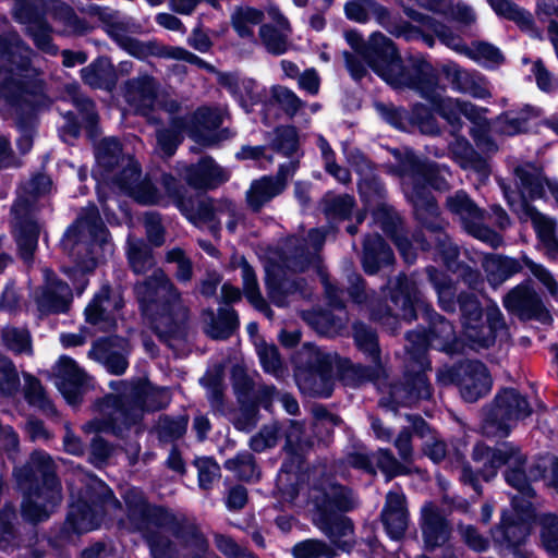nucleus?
Listing matches in <instances>:
<instances>
[{"label":"nucleus","mask_w":558,"mask_h":558,"mask_svg":"<svg viewBox=\"0 0 558 558\" xmlns=\"http://www.w3.org/2000/svg\"><path fill=\"white\" fill-rule=\"evenodd\" d=\"M169 402L167 389L140 381L122 395L106 396L97 403L100 416L86 422L82 429L86 434L108 433L123 437L132 427L140 425L145 411L160 410Z\"/></svg>","instance_id":"1"},{"label":"nucleus","mask_w":558,"mask_h":558,"mask_svg":"<svg viewBox=\"0 0 558 558\" xmlns=\"http://www.w3.org/2000/svg\"><path fill=\"white\" fill-rule=\"evenodd\" d=\"M135 296L158 338L171 344L183 335L190 310L166 272L157 268L134 286Z\"/></svg>","instance_id":"2"},{"label":"nucleus","mask_w":558,"mask_h":558,"mask_svg":"<svg viewBox=\"0 0 558 558\" xmlns=\"http://www.w3.org/2000/svg\"><path fill=\"white\" fill-rule=\"evenodd\" d=\"M399 174L417 220L433 230L438 229L439 208L428 186L441 192L448 191V179L451 177L449 168L407 153L400 160Z\"/></svg>","instance_id":"3"},{"label":"nucleus","mask_w":558,"mask_h":558,"mask_svg":"<svg viewBox=\"0 0 558 558\" xmlns=\"http://www.w3.org/2000/svg\"><path fill=\"white\" fill-rule=\"evenodd\" d=\"M19 489L24 495L22 514L31 522L48 519L62 500L56 465L49 454L35 451L28 461L13 471Z\"/></svg>","instance_id":"4"},{"label":"nucleus","mask_w":558,"mask_h":558,"mask_svg":"<svg viewBox=\"0 0 558 558\" xmlns=\"http://www.w3.org/2000/svg\"><path fill=\"white\" fill-rule=\"evenodd\" d=\"M407 84H398L397 88H410L418 92L422 97L433 104L434 110L448 123L450 134L456 136L462 128L461 114L474 123H481L487 109L459 98L441 97L438 93L437 76L433 66L424 61H415L408 68L403 76Z\"/></svg>","instance_id":"5"},{"label":"nucleus","mask_w":558,"mask_h":558,"mask_svg":"<svg viewBox=\"0 0 558 558\" xmlns=\"http://www.w3.org/2000/svg\"><path fill=\"white\" fill-rule=\"evenodd\" d=\"M472 459L484 465L485 477L494 476L496 471L505 464L509 468L506 471V482L515 488L521 497H512V507L515 511L529 513L531 510V499L535 492L531 486L530 466L525 469V457L520 449L512 442H502L494 448L478 442L473 447Z\"/></svg>","instance_id":"6"},{"label":"nucleus","mask_w":558,"mask_h":558,"mask_svg":"<svg viewBox=\"0 0 558 558\" xmlns=\"http://www.w3.org/2000/svg\"><path fill=\"white\" fill-rule=\"evenodd\" d=\"M121 509L120 501L111 489L100 480L90 478L85 488H78L77 500H73L61 531V538L71 541L70 530L76 535L99 527L105 514L114 513Z\"/></svg>","instance_id":"7"},{"label":"nucleus","mask_w":558,"mask_h":558,"mask_svg":"<svg viewBox=\"0 0 558 558\" xmlns=\"http://www.w3.org/2000/svg\"><path fill=\"white\" fill-rule=\"evenodd\" d=\"M107 244L108 230L95 206L82 210L61 241L63 251L81 271L95 268L97 250Z\"/></svg>","instance_id":"8"},{"label":"nucleus","mask_w":558,"mask_h":558,"mask_svg":"<svg viewBox=\"0 0 558 558\" xmlns=\"http://www.w3.org/2000/svg\"><path fill=\"white\" fill-rule=\"evenodd\" d=\"M345 39L367 65L388 84L393 87H397L398 84H407L403 76L408 72V68L403 66L391 39L381 33H374L365 43L355 31L345 32Z\"/></svg>","instance_id":"9"},{"label":"nucleus","mask_w":558,"mask_h":558,"mask_svg":"<svg viewBox=\"0 0 558 558\" xmlns=\"http://www.w3.org/2000/svg\"><path fill=\"white\" fill-rule=\"evenodd\" d=\"M420 308L423 310L424 317L429 323L428 335L422 330L408 332L405 336V351L421 368H424L430 367L426 356L427 345L452 354L460 350L461 343L453 325L448 319L437 314L424 302L423 305H420Z\"/></svg>","instance_id":"10"},{"label":"nucleus","mask_w":558,"mask_h":558,"mask_svg":"<svg viewBox=\"0 0 558 558\" xmlns=\"http://www.w3.org/2000/svg\"><path fill=\"white\" fill-rule=\"evenodd\" d=\"M532 414L525 396L514 388H505L497 393L487 409L482 429L486 437L505 438L517 423Z\"/></svg>","instance_id":"11"},{"label":"nucleus","mask_w":558,"mask_h":558,"mask_svg":"<svg viewBox=\"0 0 558 558\" xmlns=\"http://www.w3.org/2000/svg\"><path fill=\"white\" fill-rule=\"evenodd\" d=\"M295 380L300 390L311 397L327 398L333 390V356L320 349L306 345L300 354Z\"/></svg>","instance_id":"12"},{"label":"nucleus","mask_w":558,"mask_h":558,"mask_svg":"<svg viewBox=\"0 0 558 558\" xmlns=\"http://www.w3.org/2000/svg\"><path fill=\"white\" fill-rule=\"evenodd\" d=\"M388 286L393 307L381 304L372 306L371 318L393 332L398 327V317L404 320L416 318L415 307L423 305V296L416 283L402 274L390 280Z\"/></svg>","instance_id":"13"},{"label":"nucleus","mask_w":558,"mask_h":558,"mask_svg":"<svg viewBox=\"0 0 558 558\" xmlns=\"http://www.w3.org/2000/svg\"><path fill=\"white\" fill-rule=\"evenodd\" d=\"M0 54L8 57V60L16 65L13 68L0 66V99H4L17 112L22 107L23 86L21 71H25L29 64L31 50L23 44L16 33H9L0 37Z\"/></svg>","instance_id":"14"},{"label":"nucleus","mask_w":558,"mask_h":558,"mask_svg":"<svg viewBox=\"0 0 558 558\" xmlns=\"http://www.w3.org/2000/svg\"><path fill=\"white\" fill-rule=\"evenodd\" d=\"M446 208L457 216L464 230L472 236L496 248L502 244V238L484 222L485 211L481 209L468 195L459 190L446 198Z\"/></svg>","instance_id":"15"},{"label":"nucleus","mask_w":558,"mask_h":558,"mask_svg":"<svg viewBox=\"0 0 558 558\" xmlns=\"http://www.w3.org/2000/svg\"><path fill=\"white\" fill-rule=\"evenodd\" d=\"M409 372L404 375V381L392 384L389 386V399L381 398L379 404L381 407L392 408L393 405L412 407L421 400H429L433 396V388L429 384L425 369L408 355Z\"/></svg>","instance_id":"16"},{"label":"nucleus","mask_w":558,"mask_h":558,"mask_svg":"<svg viewBox=\"0 0 558 558\" xmlns=\"http://www.w3.org/2000/svg\"><path fill=\"white\" fill-rule=\"evenodd\" d=\"M326 240V234L320 229H312L307 240L300 242L296 238L289 239L283 251V267L293 272H303L310 268H319L320 258L318 251Z\"/></svg>","instance_id":"17"},{"label":"nucleus","mask_w":558,"mask_h":558,"mask_svg":"<svg viewBox=\"0 0 558 558\" xmlns=\"http://www.w3.org/2000/svg\"><path fill=\"white\" fill-rule=\"evenodd\" d=\"M121 170L114 174V184L124 193L143 205L161 204L162 195L158 189L147 179H141V168L137 161L131 157L121 159Z\"/></svg>","instance_id":"18"},{"label":"nucleus","mask_w":558,"mask_h":558,"mask_svg":"<svg viewBox=\"0 0 558 558\" xmlns=\"http://www.w3.org/2000/svg\"><path fill=\"white\" fill-rule=\"evenodd\" d=\"M299 168V160L280 165L276 175H264L254 180L246 192L247 206L255 213L259 211L272 198L280 195L287 187L288 181Z\"/></svg>","instance_id":"19"},{"label":"nucleus","mask_w":558,"mask_h":558,"mask_svg":"<svg viewBox=\"0 0 558 558\" xmlns=\"http://www.w3.org/2000/svg\"><path fill=\"white\" fill-rule=\"evenodd\" d=\"M88 13L97 15L106 24V32L108 35L133 57L138 59L155 57L159 41H140L130 37L128 35L129 23L119 20L117 12H110L99 7H90Z\"/></svg>","instance_id":"20"},{"label":"nucleus","mask_w":558,"mask_h":558,"mask_svg":"<svg viewBox=\"0 0 558 558\" xmlns=\"http://www.w3.org/2000/svg\"><path fill=\"white\" fill-rule=\"evenodd\" d=\"M178 173L195 190H214L229 180V172L211 157H204L197 163L179 165Z\"/></svg>","instance_id":"21"},{"label":"nucleus","mask_w":558,"mask_h":558,"mask_svg":"<svg viewBox=\"0 0 558 558\" xmlns=\"http://www.w3.org/2000/svg\"><path fill=\"white\" fill-rule=\"evenodd\" d=\"M123 306L120 294L110 293L108 286L101 287L85 308L86 322L96 326L100 331H111L116 328V312Z\"/></svg>","instance_id":"22"},{"label":"nucleus","mask_w":558,"mask_h":558,"mask_svg":"<svg viewBox=\"0 0 558 558\" xmlns=\"http://www.w3.org/2000/svg\"><path fill=\"white\" fill-rule=\"evenodd\" d=\"M159 89L160 84L154 76L141 74L124 83L123 95L138 113L148 116L158 101Z\"/></svg>","instance_id":"23"},{"label":"nucleus","mask_w":558,"mask_h":558,"mask_svg":"<svg viewBox=\"0 0 558 558\" xmlns=\"http://www.w3.org/2000/svg\"><path fill=\"white\" fill-rule=\"evenodd\" d=\"M504 306L521 318H537L545 320L549 317L538 293L529 284H518L504 298Z\"/></svg>","instance_id":"24"},{"label":"nucleus","mask_w":558,"mask_h":558,"mask_svg":"<svg viewBox=\"0 0 558 558\" xmlns=\"http://www.w3.org/2000/svg\"><path fill=\"white\" fill-rule=\"evenodd\" d=\"M45 284L35 292V301L43 314L64 313L72 301L70 287L58 280L50 270H45Z\"/></svg>","instance_id":"25"},{"label":"nucleus","mask_w":558,"mask_h":558,"mask_svg":"<svg viewBox=\"0 0 558 558\" xmlns=\"http://www.w3.org/2000/svg\"><path fill=\"white\" fill-rule=\"evenodd\" d=\"M459 388L462 398L475 402L492 388L487 367L480 361H469L460 365Z\"/></svg>","instance_id":"26"},{"label":"nucleus","mask_w":558,"mask_h":558,"mask_svg":"<svg viewBox=\"0 0 558 558\" xmlns=\"http://www.w3.org/2000/svg\"><path fill=\"white\" fill-rule=\"evenodd\" d=\"M129 351V343L125 339L111 337L94 342L88 356L104 363L110 373L121 375L128 367L125 353Z\"/></svg>","instance_id":"27"},{"label":"nucleus","mask_w":558,"mask_h":558,"mask_svg":"<svg viewBox=\"0 0 558 558\" xmlns=\"http://www.w3.org/2000/svg\"><path fill=\"white\" fill-rule=\"evenodd\" d=\"M52 374L56 386L64 398L71 403L76 402L80 390L86 381V373L73 359L62 355L54 364Z\"/></svg>","instance_id":"28"},{"label":"nucleus","mask_w":558,"mask_h":558,"mask_svg":"<svg viewBox=\"0 0 558 558\" xmlns=\"http://www.w3.org/2000/svg\"><path fill=\"white\" fill-rule=\"evenodd\" d=\"M505 197L511 209L517 213L522 221L530 220L537 233L539 241L543 243L555 236L556 222L547 216L541 214L535 207L531 206L526 201L514 199V192L509 191L506 185H501Z\"/></svg>","instance_id":"29"},{"label":"nucleus","mask_w":558,"mask_h":558,"mask_svg":"<svg viewBox=\"0 0 558 558\" xmlns=\"http://www.w3.org/2000/svg\"><path fill=\"white\" fill-rule=\"evenodd\" d=\"M515 512V515L504 514L499 525L492 530V537L495 544L508 549L521 547L530 535L529 525L519 515L523 513Z\"/></svg>","instance_id":"30"},{"label":"nucleus","mask_w":558,"mask_h":558,"mask_svg":"<svg viewBox=\"0 0 558 558\" xmlns=\"http://www.w3.org/2000/svg\"><path fill=\"white\" fill-rule=\"evenodd\" d=\"M393 262L392 250L379 234H368L364 238L361 264L367 275H375L380 268L392 265Z\"/></svg>","instance_id":"31"},{"label":"nucleus","mask_w":558,"mask_h":558,"mask_svg":"<svg viewBox=\"0 0 558 558\" xmlns=\"http://www.w3.org/2000/svg\"><path fill=\"white\" fill-rule=\"evenodd\" d=\"M221 123L222 114L218 109L199 108L193 116V125L189 131V135L203 146H213L220 140L215 131Z\"/></svg>","instance_id":"32"},{"label":"nucleus","mask_w":558,"mask_h":558,"mask_svg":"<svg viewBox=\"0 0 558 558\" xmlns=\"http://www.w3.org/2000/svg\"><path fill=\"white\" fill-rule=\"evenodd\" d=\"M348 161L360 174L359 190L361 195L369 202L372 197L381 198L386 195L383 183L374 172L371 161L359 149H353L348 154Z\"/></svg>","instance_id":"33"},{"label":"nucleus","mask_w":558,"mask_h":558,"mask_svg":"<svg viewBox=\"0 0 558 558\" xmlns=\"http://www.w3.org/2000/svg\"><path fill=\"white\" fill-rule=\"evenodd\" d=\"M381 520L389 536L400 539L408 527V511L405 496L402 493L389 492L381 512Z\"/></svg>","instance_id":"34"},{"label":"nucleus","mask_w":558,"mask_h":558,"mask_svg":"<svg viewBox=\"0 0 558 558\" xmlns=\"http://www.w3.org/2000/svg\"><path fill=\"white\" fill-rule=\"evenodd\" d=\"M444 73L456 90L480 99L490 97V92L485 86V80L458 64H447L444 66Z\"/></svg>","instance_id":"35"},{"label":"nucleus","mask_w":558,"mask_h":558,"mask_svg":"<svg viewBox=\"0 0 558 558\" xmlns=\"http://www.w3.org/2000/svg\"><path fill=\"white\" fill-rule=\"evenodd\" d=\"M52 181L45 174H36L21 187V192L12 206L14 216L31 215L36 201L51 191Z\"/></svg>","instance_id":"36"},{"label":"nucleus","mask_w":558,"mask_h":558,"mask_svg":"<svg viewBox=\"0 0 558 558\" xmlns=\"http://www.w3.org/2000/svg\"><path fill=\"white\" fill-rule=\"evenodd\" d=\"M422 532L426 546L435 548L448 541L450 529L436 506L425 505L422 509Z\"/></svg>","instance_id":"37"},{"label":"nucleus","mask_w":558,"mask_h":558,"mask_svg":"<svg viewBox=\"0 0 558 558\" xmlns=\"http://www.w3.org/2000/svg\"><path fill=\"white\" fill-rule=\"evenodd\" d=\"M514 174L520 189V201L541 198L544 195V186L547 182L542 167L533 162H524L514 168Z\"/></svg>","instance_id":"38"},{"label":"nucleus","mask_w":558,"mask_h":558,"mask_svg":"<svg viewBox=\"0 0 558 558\" xmlns=\"http://www.w3.org/2000/svg\"><path fill=\"white\" fill-rule=\"evenodd\" d=\"M204 331L213 339H227L238 328L239 319L234 310L219 308L218 314L213 310H205L202 313Z\"/></svg>","instance_id":"39"},{"label":"nucleus","mask_w":558,"mask_h":558,"mask_svg":"<svg viewBox=\"0 0 558 558\" xmlns=\"http://www.w3.org/2000/svg\"><path fill=\"white\" fill-rule=\"evenodd\" d=\"M482 266L487 281L494 288L499 287L522 270V265L518 259L498 254L485 255Z\"/></svg>","instance_id":"40"},{"label":"nucleus","mask_w":558,"mask_h":558,"mask_svg":"<svg viewBox=\"0 0 558 558\" xmlns=\"http://www.w3.org/2000/svg\"><path fill=\"white\" fill-rule=\"evenodd\" d=\"M82 80L93 88L111 90L117 83L114 66L108 58L100 57L81 70Z\"/></svg>","instance_id":"41"},{"label":"nucleus","mask_w":558,"mask_h":558,"mask_svg":"<svg viewBox=\"0 0 558 558\" xmlns=\"http://www.w3.org/2000/svg\"><path fill=\"white\" fill-rule=\"evenodd\" d=\"M316 506L324 510L350 511L356 506L352 492L338 484H329L323 492L322 497L313 496Z\"/></svg>","instance_id":"42"},{"label":"nucleus","mask_w":558,"mask_h":558,"mask_svg":"<svg viewBox=\"0 0 558 558\" xmlns=\"http://www.w3.org/2000/svg\"><path fill=\"white\" fill-rule=\"evenodd\" d=\"M28 216L29 215H23L21 217L14 216L17 245L22 258L26 262L31 260L33 257L40 232L39 225Z\"/></svg>","instance_id":"43"},{"label":"nucleus","mask_w":558,"mask_h":558,"mask_svg":"<svg viewBox=\"0 0 558 558\" xmlns=\"http://www.w3.org/2000/svg\"><path fill=\"white\" fill-rule=\"evenodd\" d=\"M303 319L318 333L324 336L337 335L348 322L347 315H335L328 310L306 311Z\"/></svg>","instance_id":"44"},{"label":"nucleus","mask_w":558,"mask_h":558,"mask_svg":"<svg viewBox=\"0 0 558 558\" xmlns=\"http://www.w3.org/2000/svg\"><path fill=\"white\" fill-rule=\"evenodd\" d=\"M180 211L194 225H208L214 235L219 233L221 223L215 221L213 198L196 201L191 197Z\"/></svg>","instance_id":"45"},{"label":"nucleus","mask_w":558,"mask_h":558,"mask_svg":"<svg viewBox=\"0 0 558 558\" xmlns=\"http://www.w3.org/2000/svg\"><path fill=\"white\" fill-rule=\"evenodd\" d=\"M126 258L130 268L136 275H144L155 267L151 248L142 239L128 236Z\"/></svg>","instance_id":"46"},{"label":"nucleus","mask_w":558,"mask_h":558,"mask_svg":"<svg viewBox=\"0 0 558 558\" xmlns=\"http://www.w3.org/2000/svg\"><path fill=\"white\" fill-rule=\"evenodd\" d=\"M2 345L14 355L32 356L33 340L29 330L25 327L5 326L1 330Z\"/></svg>","instance_id":"47"},{"label":"nucleus","mask_w":558,"mask_h":558,"mask_svg":"<svg viewBox=\"0 0 558 558\" xmlns=\"http://www.w3.org/2000/svg\"><path fill=\"white\" fill-rule=\"evenodd\" d=\"M426 274L436 290L439 306L448 313L456 312L458 301H456V288L452 280L433 266L426 268Z\"/></svg>","instance_id":"48"},{"label":"nucleus","mask_w":558,"mask_h":558,"mask_svg":"<svg viewBox=\"0 0 558 558\" xmlns=\"http://www.w3.org/2000/svg\"><path fill=\"white\" fill-rule=\"evenodd\" d=\"M50 12L52 19L62 24L63 33L66 35H84L90 31L88 23L64 2L54 1Z\"/></svg>","instance_id":"49"},{"label":"nucleus","mask_w":558,"mask_h":558,"mask_svg":"<svg viewBox=\"0 0 558 558\" xmlns=\"http://www.w3.org/2000/svg\"><path fill=\"white\" fill-rule=\"evenodd\" d=\"M24 379V397L27 403L37 408L47 415L56 414V408L49 399L40 380L29 373H23Z\"/></svg>","instance_id":"50"},{"label":"nucleus","mask_w":558,"mask_h":558,"mask_svg":"<svg viewBox=\"0 0 558 558\" xmlns=\"http://www.w3.org/2000/svg\"><path fill=\"white\" fill-rule=\"evenodd\" d=\"M187 126V121L183 117H173L169 128L157 131V143L166 157H171L183 140V132Z\"/></svg>","instance_id":"51"},{"label":"nucleus","mask_w":558,"mask_h":558,"mask_svg":"<svg viewBox=\"0 0 558 558\" xmlns=\"http://www.w3.org/2000/svg\"><path fill=\"white\" fill-rule=\"evenodd\" d=\"M493 10L500 16L513 21L524 31L534 29V20L532 14L517 5L511 0H487Z\"/></svg>","instance_id":"52"},{"label":"nucleus","mask_w":558,"mask_h":558,"mask_svg":"<svg viewBox=\"0 0 558 558\" xmlns=\"http://www.w3.org/2000/svg\"><path fill=\"white\" fill-rule=\"evenodd\" d=\"M453 137L454 140L448 145V150L451 158L464 169L484 168V162L473 149L470 142L465 137L458 134H456Z\"/></svg>","instance_id":"53"},{"label":"nucleus","mask_w":558,"mask_h":558,"mask_svg":"<svg viewBox=\"0 0 558 558\" xmlns=\"http://www.w3.org/2000/svg\"><path fill=\"white\" fill-rule=\"evenodd\" d=\"M539 544L551 557H558V515L544 513L538 517Z\"/></svg>","instance_id":"54"},{"label":"nucleus","mask_w":558,"mask_h":558,"mask_svg":"<svg viewBox=\"0 0 558 558\" xmlns=\"http://www.w3.org/2000/svg\"><path fill=\"white\" fill-rule=\"evenodd\" d=\"M384 197L385 195L381 198L377 196L372 197L368 203L378 199V202L375 204V208L373 209L374 220L383 229V231L391 238L403 229L402 220L391 206L383 202Z\"/></svg>","instance_id":"55"},{"label":"nucleus","mask_w":558,"mask_h":558,"mask_svg":"<svg viewBox=\"0 0 558 558\" xmlns=\"http://www.w3.org/2000/svg\"><path fill=\"white\" fill-rule=\"evenodd\" d=\"M353 336L356 345L369 356L372 362L380 368V350L376 332L364 323L353 325Z\"/></svg>","instance_id":"56"},{"label":"nucleus","mask_w":558,"mask_h":558,"mask_svg":"<svg viewBox=\"0 0 558 558\" xmlns=\"http://www.w3.org/2000/svg\"><path fill=\"white\" fill-rule=\"evenodd\" d=\"M264 13L250 7H239L231 15L234 31L241 37H253V26L262 23Z\"/></svg>","instance_id":"57"},{"label":"nucleus","mask_w":558,"mask_h":558,"mask_svg":"<svg viewBox=\"0 0 558 558\" xmlns=\"http://www.w3.org/2000/svg\"><path fill=\"white\" fill-rule=\"evenodd\" d=\"M461 54L476 62L492 66L499 65L504 61V56L500 50L486 41H473L471 46L465 45Z\"/></svg>","instance_id":"58"},{"label":"nucleus","mask_w":558,"mask_h":558,"mask_svg":"<svg viewBox=\"0 0 558 558\" xmlns=\"http://www.w3.org/2000/svg\"><path fill=\"white\" fill-rule=\"evenodd\" d=\"M225 468L235 473L239 480L253 482L259 478L260 472L252 453L241 452L225 462Z\"/></svg>","instance_id":"59"},{"label":"nucleus","mask_w":558,"mask_h":558,"mask_svg":"<svg viewBox=\"0 0 558 558\" xmlns=\"http://www.w3.org/2000/svg\"><path fill=\"white\" fill-rule=\"evenodd\" d=\"M291 31L277 29L276 27L264 24L259 28V38L266 50L272 54H282L289 49V37Z\"/></svg>","instance_id":"60"},{"label":"nucleus","mask_w":558,"mask_h":558,"mask_svg":"<svg viewBox=\"0 0 558 558\" xmlns=\"http://www.w3.org/2000/svg\"><path fill=\"white\" fill-rule=\"evenodd\" d=\"M530 478L547 480L548 484L558 488V458L555 456H543L530 463Z\"/></svg>","instance_id":"61"},{"label":"nucleus","mask_w":558,"mask_h":558,"mask_svg":"<svg viewBox=\"0 0 558 558\" xmlns=\"http://www.w3.org/2000/svg\"><path fill=\"white\" fill-rule=\"evenodd\" d=\"M323 210L328 218L347 219L350 217L355 202L351 195L328 193L323 198Z\"/></svg>","instance_id":"62"},{"label":"nucleus","mask_w":558,"mask_h":558,"mask_svg":"<svg viewBox=\"0 0 558 558\" xmlns=\"http://www.w3.org/2000/svg\"><path fill=\"white\" fill-rule=\"evenodd\" d=\"M457 301L464 327L466 329H475L483 316V308L478 299L472 293L461 292Z\"/></svg>","instance_id":"63"},{"label":"nucleus","mask_w":558,"mask_h":558,"mask_svg":"<svg viewBox=\"0 0 558 558\" xmlns=\"http://www.w3.org/2000/svg\"><path fill=\"white\" fill-rule=\"evenodd\" d=\"M189 416L180 415L175 418L160 416L156 426L158 438L162 441H173L181 438L187 429Z\"/></svg>","instance_id":"64"}]
</instances>
